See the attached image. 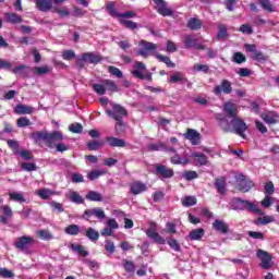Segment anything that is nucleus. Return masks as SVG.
Masks as SVG:
<instances>
[{
  "mask_svg": "<svg viewBox=\"0 0 279 279\" xmlns=\"http://www.w3.org/2000/svg\"><path fill=\"white\" fill-rule=\"evenodd\" d=\"M37 235L39 236V239H43L44 241H49L53 238L51 233L47 230L37 231Z\"/></svg>",
  "mask_w": 279,
  "mask_h": 279,
  "instance_id": "nucleus-60",
  "label": "nucleus"
},
{
  "mask_svg": "<svg viewBox=\"0 0 279 279\" xmlns=\"http://www.w3.org/2000/svg\"><path fill=\"white\" fill-rule=\"evenodd\" d=\"M106 10L108 14L114 19H119L121 16V13L117 12V3H114V1L107 2Z\"/></svg>",
  "mask_w": 279,
  "mask_h": 279,
  "instance_id": "nucleus-32",
  "label": "nucleus"
},
{
  "mask_svg": "<svg viewBox=\"0 0 279 279\" xmlns=\"http://www.w3.org/2000/svg\"><path fill=\"white\" fill-rule=\"evenodd\" d=\"M245 51H248L252 53V60H255L256 62H260L262 64H265L267 60H269V57L265 54L263 51L256 49L255 44H244Z\"/></svg>",
  "mask_w": 279,
  "mask_h": 279,
  "instance_id": "nucleus-7",
  "label": "nucleus"
},
{
  "mask_svg": "<svg viewBox=\"0 0 279 279\" xmlns=\"http://www.w3.org/2000/svg\"><path fill=\"white\" fill-rule=\"evenodd\" d=\"M93 90L97 95H106V90H110V93H119V86H117V82L112 80H102L101 84H94Z\"/></svg>",
  "mask_w": 279,
  "mask_h": 279,
  "instance_id": "nucleus-4",
  "label": "nucleus"
},
{
  "mask_svg": "<svg viewBox=\"0 0 279 279\" xmlns=\"http://www.w3.org/2000/svg\"><path fill=\"white\" fill-rule=\"evenodd\" d=\"M34 238L23 235L21 238H17L15 241V247L16 250H20V252H25V250H29V245H33Z\"/></svg>",
  "mask_w": 279,
  "mask_h": 279,
  "instance_id": "nucleus-13",
  "label": "nucleus"
},
{
  "mask_svg": "<svg viewBox=\"0 0 279 279\" xmlns=\"http://www.w3.org/2000/svg\"><path fill=\"white\" fill-rule=\"evenodd\" d=\"M71 250L73 252H76V254H78V256H82V258H86V256H88L89 254L88 251L86 250V246L77 243L72 244Z\"/></svg>",
  "mask_w": 279,
  "mask_h": 279,
  "instance_id": "nucleus-27",
  "label": "nucleus"
},
{
  "mask_svg": "<svg viewBox=\"0 0 279 279\" xmlns=\"http://www.w3.org/2000/svg\"><path fill=\"white\" fill-rule=\"evenodd\" d=\"M7 145L12 149L13 154H20L21 146L16 140H8Z\"/></svg>",
  "mask_w": 279,
  "mask_h": 279,
  "instance_id": "nucleus-47",
  "label": "nucleus"
},
{
  "mask_svg": "<svg viewBox=\"0 0 279 279\" xmlns=\"http://www.w3.org/2000/svg\"><path fill=\"white\" fill-rule=\"evenodd\" d=\"M9 197L12 202H20L21 204H25L26 199L22 193L19 192H11L9 193Z\"/></svg>",
  "mask_w": 279,
  "mask_h": 279,
  "instance_id": "nucleus-43",
  "label": "nucleus"
},
{
  "mask_svg": "<svg viewBox=\"0 0 279 279\" xmlns=\"http://www.w3.org/2000/svg\"><path fill=\"white\" fill-rule=\"evenodd\" d=\"M274 221V217L271 216H264V217H259L256 221H255V226H267V223H272Z\"/></svg>",
  "mask_w": 279,
  "mask_h": 279,
  "instance_id": "nucleus-49",
  "label": "nucleus"
},
{
  "mask_svg": "<svg viewBox=\"0 0 279 279\" xmlns=\"http://www.w3.org/2000/svg\"><path fill=\"white\" fill-rule=\"evenodd\" d=\"M183 136L190 141L192 145H199V140L202 138V135L195 129H187Z\"/></svg>",
  "mask_w": 279,
  "mask_h": 279,
  "instance_id": "nucleus-14",
  "label": "nucleus"
},
{
  "mask_svg": "<svg viewBox=\"0 0 279 279\" xmlns=\"http://www.w3.org/2000/svg\"><path fill=\"white\" fill-rule=\"evenodd\" d=\"M134 71L132 75L137 80H146L153 82L151 72L147 70V66L142 61H136L133 65Z\"/></svg>",
  "mask_w": 279,
  "mask_h": 279,
  "instance_id": "nucleus-5",
  "label": "nucleus"
},
{
  "mask_svg": "<svg viewBox=\"0 0 279 279\" xmlns=\"http://www.w3.org/2000/svg\"><path fill=\"white\" fill-rule=\"evenodd\" d=\"M183 44L185 49H193V47H197V38L194 35H186Z\"/></svg>",
  "mask_w": 279,
  "mask_h": 279,
  "instance_id": "nucleus-31",
  "label": "nucleus"
},
{
  "mask_svg": "<svg viewBox=\"0 0 279 279\" xmlns=\"http://www.w3.org/2000/svg\"><path fill=\"white\" fill-rule=\"evenodd\" d=\"M1 278H14V272L8 268H0Z\"/></svg>",
  "mask_w": 279,
  "mask_h": 279,
  "instance_id": "nucleus-64",
  "label": "nucleus"
},
{
  "mask_svg": "<svg viewBox=\"0 0 279 279\" xmlns=\"http://www.w3.org/2000/svg\"><path fill=\"white\" fill-rule=\"evenodd\" d=\"M116 134H118V136H123V134H125V122H123V120L117 121Z\"/></svg>",
  "mask_w": 279,
  "mask_h": 279,
  "instance_id": "nucleus-50",
  "label": "nucleus"
},
{
  "mask_svg": "<svg viewBox=\"0 0 279 279\" xmlns=\"http://www.w3.org/2000/svg\"><path fill=\"white\" fill-rule=\"evenodd\" d=\"M106 173H108V171L106 170H92L90 172L87 173V178L93 182L101 178V175H106Z\"/></svg>",
  "mask_w": 279,
  "mask_h": 279,
  "instance_id": "nucleus-37",
  "label": "nucleus"
},
{
  "mask_svg": "<svg viewBox=\"0 0 279 279\" xmlns=\"http://www.w3.org/2000/svg\"><path fill=\"white\" fill-rule=\"evenodd\" d=\"M146 236H148V239H153L155 243H157L158 245H165V243H167L165 238H162L161 235H159L158 232H156V229H148L146 231Z\"/></svg>",
  "mask_w": 279,
  "mask_h": 279,
  "instance_id": "nucleus-22",
  "label": "nucleus"
},
{
  "mask_svg": "<svg viewBox=\"0 0 279 279\" xmlns=\"http://www.w3.org/2000/svg\"><path fill=\"white\" fill-rule=\"evenodd\" d=\"M4 21H7V23H11V25H19L23 23V17L19 15V13L7 12L4 13Z\"/></svg>",
  "mask_w": 279,
  "mask_h": 279,
  "instance_id": "nucleus-19",
  "label": "nucleus"
},
{
  "mask_svg": "<svg viewBox=\"0 0 279 279\" xmlns=\"http://www.w3.org/2000/svg\"><path fill=\"white\" fill-rule=\"evenodd\" d=\"M61 58H63L66 61H71L75 58V51H73V50H63L61 52Z\"/></svg>",
  "mask_w": 279,
  "mask_h": 279,
  "instance_id": "nucleus-59",
  "label": "nucleus"
},
{
  "mask_svg": "<svg viewBox=\"0 0 279 279\" xmlns=\"http://www.w3.org/2000/svg\"><path fill=\"white\" fill-rule=\"evenodd\" d=\"M140 47L137 56H142V58H149V51H156L158 49V45L147 40H141Z\"/></svg>",
  "mask_w": 279,
  "mask_h": 279,
  "instance_id": "nucleus-9",
  "label": "nucleus"
},
{
  "mask_svg": "<svg viewBox=\"0 0 279 279\" xmlns=\"http://www.w3.org/2000/svg\"><path fill=\"white\" fill-rule=\"evenodd\" d=\"M225 95H230L232 93V83L228 80H222L220 85H216L214 87V95H217L219 97V95L221 94Z\"/></svg>",
  "mask_w": 279,
  "mask_h": 279,
  "instance_id": "nucleus-12",
  "label": "nucleus"
},
{
  "mask_svg": "<svg viewBox=\"0 0 279 279\" xmlns=\"http://www.w3.org/2000/svg\"><path fill=\"white\" fill-rule=\"evenodd\" d=\"M155 175L160 178V180H171L175 175L173 168H169L162 163H157L155 166Z\"/></svg>",
  "mask_w": 279,
  "mask_h": 279,
  "instance_id": "nucleus-8",
  "label": "nucleus"
},
{
  "mask_svg": "<svg viewBox=\"0 0 279 279\" xmlns=\"http://www.w3.org/2000/svg\"><path fill=\"white\" fill-rule=\"evenodd\" d=\"M223 113H216V121L221 130L226 133L236 134L241 138H245L247 132V123L239 117V107L229 100L222 106Z\"/></svg>",
  "mask_w": 279,
  "mask_h": 279,
  "instance_id": "nucleus-1",
  "label": "nucleus"
},
{
  "mask_svg": "<svg viewBox=\"0 0 279 279\" xmlns=\"http://www.w3.org/2000/svg\"><path fill=\"white\" fill-rule=\"evenodd\" d=\"M215 187L220 195L226 193V177L215 179Z\"/></svg>",
  "mask_w": 279,
  "mask_h": 279,
  "instance_id": "nucleus-29",
  "label": "nucleus"
},
{
  "mask_svg": "<svg viewBox=\"0 0 279 279\" xmlns=\"http://www.w3.org/2000/svg\"><path fill=\"white\" fill-rule=\"evenodd\" d=\"M202 20L197 17H190L186 24L187 29H191L192 32H197L202 29Z\"/></svg>",
  "mask_w": 279,
  "mask_h": 279,
  "instance_id": "nucleus-25",
  "label": "nucleus"
},
{
  "mask_svg": "<svg viewBox=\"0 0 279 279\" xmlns=\"http://www.w3.org/2000/svg\"><path fill=\"white\" fill-rule=\"evenodd\" d=\"M264 191L266 195H274V193H276V186L274 185V182L268 181L267 183H265Z\"/></svg>",
  "mask_w": 279,
  "mask_h": 279,
  "instance_id": "nucleus-55",
  "label": "nucleus"
},
{
  "mask_svg": "<svg viewBox=\"0 0 279 279\" xmlns=\"http://www.w3.org/2000/svg\"><path fill=\"white\" fill-rule=\"evenodd\" d=\"M34 109L27 105L19 104L15 106L14 113L15 114H33Z\"/></svg>",
  "mask_w": 279,
  "mask_h": 279,
  "instance_id": "nucleus-26",
  "label": "nucleus"
},
{
  "mask_svg": "<svg viewBox=\"0 0 279 279\" xmlns=\"http://www.w3.org/2000/svg\"><path fill=\"white\" fill-rule=\"evenodd\" d=\"M171 165H191V160L186 157H181L178 153L170 158Z\"/></svg>",
  "mask_w": 279,
  "mask_h": 279,
  "instance_id": "nucleus-30",
  "label": "nucleus"
},
{
  "mask_svg": "<svg viewBox=\"0 0 279 279\" xmlns=\"http://www.w3.org/2000/svg\"><path fill=\"white\" fill-rule=\"evenodd\" d=\"M238 189L241 193H247L254 189V182L247 179H241L238 183Z\"/></svg>",
  "mask_w": 279,
  "mask_h": 279,
  "instance_id": "nucleus-23",
  "label": "nucleus"
},
{
  "mask_svg": "<svg viewBox=\"0 0 279 279\" xmlns=\"http://www.w3.org/2000/svg\"><path fill=\"white\" fill-rule=\"evenodd\" d=\"M17 128H28V125H32V121L27 117H21L16 121Z\"/></svg>",
  "mask_w": 279,
  "mask_h": 279,
  "instance_id": "nucleus-52",
  "label": "nucleus"
},
{
  "mask_svg": "<svg viewBox=\"0 0 279 279\" xmlns=\"http://www.w3.org/2000/svg\"><path fill=\"white\" fill-rule=\"evenodd\" d=\"M121 25H123V27H125L126 29H138V24L134 21L131 20H120Z\"/></svg>",
  "mask_w": 279,
  "mask_h": 279,
  "instance_id": "nucleus-44",
  "label": "nucleus"
},
{
  "mask_svg": "<svg viewBox=\"0 0 279 279\" xmlns=\"http://www.w3.org/2000/svg\"><path fill=\"white\" fill-rule=\"evenodd\" d=\"M231 206L233 210H247L248 213H255V215H259V217H262V215H265L263 213V209L256 207V204L250 201H245L243 198H232Z\"/></svg>",
  "mask_w": 279,
  "mask_h": 279,
  "instance_id": "nucleus-3",
  "label": "nucleus"
},
{
  "mask_svg": "<svg viewBox=\"0 0 279 279\" xmlns=\"http://www.w3.org/2000/svg\"><path fill=\"white\" fill-rule=\"evenodd\" d=\"M263 121L268 125H276L278 123L279 116L274 111L265 112L260 114Z\"/></svg>",
  "mask_w": 279,
  "mask_h": 279,
  "instance_id": "nucleus-18",
  "label": "nucleus"
},
{
  "mask_svg": "<svg viewBox=\"0 0 279 279\" xmlns=\"http://www.w3.org/2000/svg\"><path fill=\"white\" fill-rule=\"evenodd\" d=\"M204 234H206V231L202 228H198L192 230L189 236L191 241H202V239H204Z\"/></svg>",
  "mask_w": 279,
  "mask_h": 279,
  "instance_id": "nucleus-28",
  "label": "nucleus"
},
{
  "mask_svg": "<svg viewBox=\"0 0 279 279\" xmlns=\"http://www.w3.org/2000/svg\"><path fill=\"white\" fill-rule=\"evenodd\" d=\"M257 258L260 259V267L262 269H271L274 267V263L271 262V255L267 251L258 250L257 251Z\"/></svg>",
  "mask_w": 279,
  "mask_h": 279,
  "instance_id": "nucleus-11",
  "label": "nucleus"
},
{
  "mask_svg": "<svg viewBox=\"0 0 279 279\" xmlns=\"http://www.w3.org/2000/svg\"><path fill=\"white\" fill-rule=\"evenodd\" d=\"M86 199H88L89 202H102L104 197L101 196V194H99V192L89 191L86 195Z\"/></svg>",
  "mask_w": 279,
  "mask_h": 279,
  "instance_id": "nucleus-39",
  "label": "nucleus"
},
{
  "mask_svg": "<svg viewBox=\"0 0 279 279\" xmlns=\"http://www.w3.org/2000/svg\"><path fill=\"white\" fill-rule=\"evenodd\" d=\"M213 228L214 230L220 232L221 234H228L230 232V227L223 220H215L213 222Z\"/></svg>",
  "mask_w": 279,
  "mask_h": 279,
  "instance_id": "nucleus-21",
  "label": "nucleus"
},
{
  "mask_svg": "<svg viewBox=\"0 0 279 279\" xmlns=\"http://www.w3.org/2000/svg\"><path fill=\"white\" fill-rule=\"evenodd\" d=\"M37 195L40 199H49V195H53V192L49 189H41L38 190Z\"/></svg>",
  "mask_w": 279,
  "mask_h": 279,
  "instance_id": "nucleus-53",
  "label": "nucleus"
},
{
  "mask_svg": "<svg viewBox=\"0 0 279 279\" xmlns=\"http://www.w3.org/2000/svg\"><path fill=\"white\" fill-rule=\"evenodd\" d=\"M258 3L265 12H276V7H274V3H271L270 0H258Z\"/></svg>",
  "mask_w": 279,
  "mask_h": 279,
  "instance_id": "nucleus-35",
  "label": "nucleus"
},
{
  "mask_svg": "<svg viewBox=\"0 0 279 279\" xmlns=\"http://www.w3.org/2000/svg\"><path fill=\"white\" fill-rule=\"evenodd\" d=\"M136 269V266L134 265V262L132 260H124V271L128 274H132Z\"/></svg>",
  "mask_w": 279,
  "mask_h": 279,
  "instance_id": "nucleus-61",
  "label": "nucleus"
},
{
  "mask_svg": "<svg viewBox=\"0 0 279 279\" xmlns=\"http://www.w3.org/2000/svg\"><path fill=\"white\" fill-rule=\"evenodd\" d=\"M102 145L104 144L99 142V140L89 141L87 142V149H89V151H97Z\"/></svg>",
  "mask_w": 279,
  "mask_h": 279,
  "instance_id": "nucleus-45",
  "label": "nucleus"
},
{
  "mask_svg": "<svg viewBox=\"0 0 279 279\" xmlns=\"http://www.w3.org/2000/svg\"><path fill=\"white\" fill-rule=\"evenodd\" d=\"M35 5L39 12H49L53 8V1L36 0Z\"/></svg>",
  "mask_w": 279,
  "mask_h": 279,
  "instance_id": "nucleus-20",
  "label": "nucleus"
},
{
  "mask_svg": "<svg viewBox=\"0 0 279 279\" xmlns=\"http://www.w3.org/2000/svg\"><path fill=\"white\" fill-rule=\"evenodd\" d=\"M260 204L264 208H269L274 204V198H271L270 195L266 194Z\"/></svg>",
  "mask_w": 279,
  "mask_h": 279,
  "instance_id": "nucleus-62",
  "label": "nucleus"
},
{
  "mask_svg": "<svg viewBox=\"0 0 279 279\" xmlns=\"http://www.w3.org/2000/svg\"><path fill=\"white\" fill-rule=\"evenodd\" d=\"M197 204V198L195 196H185L182 201V206L184 208H191V206H195Z\"/></svg>",
  "mask_w": 279,
  "mask_h": 279,
  "instance_id": "nucleus-40",
  "label": "nucleus"
},
{
  "mask_svg": "<svg viewBox=\"0 0 279 279\" xmlns=\"http://www.w3.org/2000/svg\"><path fill=\"white\" fill-rule=\"evenodd\" d=\"M64 232L70 236H77V234H80V226L69 225L68 227H65Z\"/></svg>",
  "mask_w": 279,
  "mask_h": 279,
  "instance_id": "nucleus-38",
  "label": "nucleus"
},
{
  "mask_svg": "<svg viewBox=\"0 0 279 279\" xmlns=\"http://www.w3.org/2000/svg\"><path fill=\"white\" fill-rule=\"evenodd\" d=\"M21 169H23V171L31 172V171H36L38 167L34 162H22Z\"/></svg>",
  "mask_w": 279,
  "mask_h": 279,
  "instance_id": "nucleus-56",
  "label": "nucleus"
},
{
  "mask_svg": "<svg viewBox=\"0 0 279 279\" xmlns=\"http://www.w3.org/2000/svg\"><path fill=\"white\" fill-rule=\"evenodd\" d=\"M216 37L218 40H226V38H228V27H226V24L218 25V33Z\"/></svg>",
  "mask_w": 279,
  "mask_h": 279,
  "instance_id": "nucleus-36",
  "label": "nucleus"
},
{
  "mask_svg": "<svg viewBox=\"0 0 279 279\" xmlns=\"http://www.w3.org/2000/svg\"><path fill=\"white\" fill-rule=\"evenodd\" d=\"M182 178H184L186 182H191L192 180H197V178H199V174L195 170H187L183 172Z\"/></svg>",
  "mask_w": 279,
  "mask_h": 279,
  "instance_id": "nucleus-41",
  "label": "nucleus"
},
{
  "mask_svg": "<svg viewBox=\"0 0 279 279\" xmlns=\"http://www.w3.org/2000/svg\"><path fill=\"white\" fill-rule=\"evenodd\" d=\"M31 138H33L37 145L46 143V147H49V149H56L57 144L64 140V135H62V132L60 131H53L51 133L37 131L31 134Z\"/></svg>",
  "mask_w": 279,
  "mask_h": 279,
  "instance_id": "nucleus-2",
  "label": "nucleus"
},
{
  "mask_svg": "<svg viewBox=\"0 0 279 279\" xmlns=\"http://www.w3.org/2000/svg\"><path fill=\"white\" fill-rule=\"evenodd\" d=\"M85 236L89 239V241H93L94 243L99 241V232L92 227L86 229Z\"/></svg>",
  "mask_w": 279,
  "mask_h": 279,
  "instance_id": "nucleus-34",
  "label": "nucleus"
},
{
  "mask_svg": "<svg viewBox=\"0 0 279 279\" xmlns=\"http://www.w3.org/2000/svg\"><path fill=\"white\" fill-rule=\"evenodd\" d=\"M33 71L35 75H47V73H51V69L48 65L35 66Z\"/></svg>",
  "mask_w": 279,
  "mask_h": 279,
  "instance_id": "nucleus-48",
  "label": "nucleus"
},
{
  "mask_svg": "<svg viewBox=\"0 0 279 279\" xmlns=\"http://www.w3.org/2000/svg\"><path fill=\"white\" fill-rule=\"evenodd\" d=\"M155 3V10L160 14V16H173V9L167 7V1L165 0H153Z\"/></svg>",
  "mask_w": 279,
  "mask_h": 279,
  "instance_id": "nucleus-10",
  "label": "nucleus"
},
{
  "mask_svg": "<svg viewBox=\"0 0 279 279\" xmlns=\"http://www.w3.org/2000/svg\"><path fill=\"white\" fill-rule=\"evenodd\" d=\"M105 250L106 252H108L109 254H114L117 246H114V242L110 241V240H106L105 241Z\"/></svg>",
  "mask_w": 279,
  "mask_h": 279,
  "instance_id": "nucleus-58",
  "label": "nucleus"
},
{
  "mask_svg": "<svg viewBox=\"0 0 279 279\" xmlns=\"http://www.w3.org/2000/svg\"><path fill=\"white\" fill-rule=\"evenodd\" d=\"M105 112L114 121H123V117H128V109L117 104L112 105V109H106Z\"/></svg>",
  "mask_w": 279,
  "mask_h": 279,
  "instance_id": "nucleus-6",
  "label": "nucleus"
},
{
  "mask_svg": "<svg viewBox=\"0 0 279 279\" xmlns=\"http://www.w3.org/2000/svg\"><path fill=\"white\" fill-rule=\"evenodd\" d=\"M145 191H147V184L141 181H134L130 185V193H132V195H141V193H145Z\"/></svg>",
  "mask_w": 279,
  "mask_h": 279,
  "instance_id": "nucleus-15",
  "label": "nucleus"
},
{
  "mask_svg": "<svg viewBox=\"0 0 279 279\" xmlns=\"http://www.w3.org/2000/svg\"><path fill=\"white\" fill-rule=\"evenodd\" d=\"M192 158H194V162L199 165V167H206L208 165V157L204 153H192Z\"/></svg>",
  "mask_w": 279,
  "mask_h": 279,
  "instance_id": "nucleus-24",
  "label": "nucleus"
},
{
  "mask_svg": "<svg viewBox=\"0 0 279 279\" xmlns=\"http://www.w3.org/2000/svg\"><path fill=\"white\" fill-rule=\"evenodd\" d=\"M83 60L84 62H88V64H99L104 60V57L94 52H84Z\"/></svg>",
  "mask_w": 279,
  "mask_h": 279,
  "instance_id": "nucleus-17",
  "label": "nucleus"
},
{
  "mask_svg": "<svg viewBox=\"0 0 279 279\" xmlns=\"http://www.w3.org/2000/svg\"><path fill=\"white\" fill-rule=\"evenodd\" d=\"M246 61H247V58L242 52H235L233 54V62H235V64H243V62H246Z\"/></svg>",
  "mask_w": 279,
  "mask_h": 279,
  "instance_id": "nucleus-54",
  "label": "nucleus"
},
{
  "mask_svg": "<svg viewBox=\"0 0 279 279\" xmlns=\"http://www.w3.org/2000/svg\"><path fill=\"white\" fill-rule=\"evenodd\" d=\"M107 143L110 147H125V140L118 137H107Z\"/></svg>",
  "mask_w": 279,
  "mask_h": 279,
  "instance_id": "nucleus-33",
  "label": "nucleus"
},
{
  "mask_svg": "<svg viewBox=\"0 0 279 279\" xmlns=\"http://www.w3.org/2000/svg\"><path fill=\"white\" fill-rule=\"evenodd\" d=\"M247 234L251 239L263 241L265 239V233L260 231H247Z\"/></svg>",
  "mask_w": 279,
  "mask_h": 279,
  "instance_id": "nucleus-57",
  "label": "nucleus"
},
{
  "mask_svg": "<svg viewBox=\"0 0 279 279\" xmlns=\"http://www.w3.org/2000/svg\"><path fill=\"white\" fill-rule=\"evenodd\" d=\"M69 131L72 132V134H82L84 131V125L82 123H72L69 125Z\"/></svg>",
  "mask_w": 279,
  "mask_h": 279,
  "instance_id": "nucleus-46",
  "label": "nucleus"
},
{
  "mask_svg": "<svg viewBox=\"0 0 279 279\" xmlns=\"http://www.w3.org/2000/svg\"><path fill=\"white\" fill-rule=\"evenodd\" d=\"M108 73H110V75H113L114 77H119V78L123 77V72L114 65L108 66Z\"/></svg>",
  "mask_w": 279,
  "mask_h": 279,
  "instance_id": "nucleus-51",
  "label": "nucleus"
},
{
  "mask_svg": "<svg viewBox=\"0 0 279 279\" xmlns=\"http://www.w3.org/2000/svg\"><path fill=\"white\" fill-rule=\"evenodd\" d=\"M168 245L171 247V250H174V252H181L180 243H178V240L170 239L168 240Z\"/></svg>",
  "mask_w": 279,
  "mask_h": 279,
  "instance_id": "nucleus-63",
  "label": "nucleus"
},
{
  "mask_svg": "<svg viewBox=\"0 0 279 279\" xmlns=\"http://www.w3.org/2000/svg\"><path fill=\"white\" fill-rule=\"evenodd\" d=\"M157 60L159 62H163L167 66H170L171 69H175V63L171 61V59L165 54H156Z\"/></svg>",
  "mask_w": 279,
  "mask_h": 279,
  "instance_id": "nucleus-42",
  "label": "nucleus"
},
{
  "mask_svg": "<svg viewBox=\"0 0 279 279\" xmlns=\"http://www.w3.org/2000/svg\"><path fill=\"white\" fill-rule=\"evenodd\" d=\"M169 84H189V78L186 77V74L182 72H175L170 75Z\"/></svg>",
  "mask_w": 279,
  "mask_h": 279,
  "instance_id": "nucleus-16",
  "label": "nucleus"
}]
</instances>
